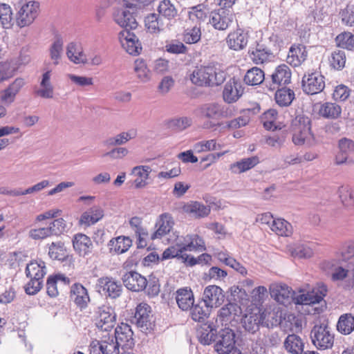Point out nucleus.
<instances>
[{"label": "nucleus", "mask_w": 354, "mask_h": 354, "mask_svg": "<svg viewBox=\"0 0 354 354\" xmlns=\"http://www.w3.org/2000/svg\"><path fill=\"white\" fill-rule=\"evenodd\" d=\"M64 40L59 34H55L54 40L49 48L50 57L55 65L59 64L63 53Z\"/></svg>", "instance_id": "nucleus-35"}, {"label": "nucleus", "mask_w": 354, "mask_h": 354, "mask_svg": "<svg viewBox=\"0 0 354 354\" xmlns=\"http://www.w3.org/2000/svg\"><path fill=\"white\" fill-rule=\"evenodd\" d=\"M167 52L171 54H185L187 53V47L181 41L178 40H172L165 46Z\"/></svg>", "instance_id": "nucleus-58"}, {"label": "nucleus", "mask_w": 354, "mask_h": 354, "mask_svg": "<svg viewBox=\"0 0 354 354\" xmlns=\"http://www.w3.org/2000/svg\"><path fill=\"white\" fill-rule=\"evenodd\" d=\"M342 108L336 103L326 102L320 105L318 114L328 120H335L340 117Z\"/></svg>", "instance_id": "nucleus-30"}, {"label": "nucleus", "mask_w": 354, "mask_h": 354, "mask_svg": "<svg viewBox=\"0 0 354 354\" xmlns=\"http://www.w3.org/2000/svg\"><path fill=\"white\" fill-rule=\"evenodd\" d=\"M72 242L75 251L80 257H86L92 253L93 244L87 235L82 233L76 234L73 236Z\"/></svg>", "instance_id": "nucleus-18"}, {"label": "nucleus", "mask_w": 354, "mask_h": 354, "mask_svg": "<svg viewBox=\"0 0 354 354\" xmlns=\"http://www.w3.org/2000/svg\"><path fill=\"white\" fill-rule=\"evenodd\" d=\"M243 92V88L241 83L234 77L231 78L225 85L223 91V100L227 103L236 102L242 95Z\"/></svg>", "instance_id": "nucleus-21"}, {"label": "nucleus", "mask_w": 354, "mask_h": 354, "mask_svg": "<svg viewBox=\"0 0 354 354\" xmlns=\"http://www.w3.org/2000/svg\"><path fill=\"white\" fill-rule=\"evenodd\" d=\"M192 120L187 117L175 118L167 120L165 123L166 128L172 131H181L189 127Z\"/></svg>", "instance_id": "nucleus-45"}, {"label": "nucleus", "mask_w": 354, "mask_h": 354, "mask_svg": "<svg viewBox=\"0 0 354 354\" xmlns=\"http://www.w3.org/2000/svg\"><path fill=\"white\" fill-rule=\"evenodd\" d=\"M337 46L348 50H354V34L351 32H343L337 35L335 39Z\"/></svg>", "instance_id": "nucleus-46"}, {"label": "nucleus", "mask_w": 354, "mask_h": 354, "mask_svg": "<svg viewBox=\"0 0 354 354\" xmlns=\"http://www.w3.org/2000/svg\"><path fill=\"white\" fill-rule=\"evenodd\" d=\"M64 251V243L63 242H53L49 245L48 254L53 259L64 260L65 258Z\"/></svg>", "instance_id": "nucleus-54"}, {"label": "nucleus", "mask_w": 354, "mask_h": 354, "mask_svg": "<svg viewBox=\"0 0 354 354\" xmlns=\"http://www.w3.org/2000/svg\"><path fill=\"white\" fill-rule=\"evenodd\" d=\"M123 1L124 8L118 10L114 14L115 21L124 28L118 37L122 47L129 54L137 55L142 50V45L138 37L132 31L138 26L134 16L137 11L136 6L127 0Z\"/></svg>", "instance_id": "nucleus-1"}, {"label": "nucleus", "mask_w": 354, "mask_h": 354, "mask_svg": "<svg viewBox=\"0 0 354 354\" xmlns=\"http://www.w3.org/2000/svg\"><path fill=\"white\" fill-rule=\"evenodd\" d=\"M270 78L271 82H269V85L266 84L269 90L274 91L280 86H286L290 83L291 71L286 64H281L275 68Z\"/></svg>", "instance_id": "nucleus-14"}, {"label": "nucleus", "mask_w": 354, "mask_h": 354, "mask_svg": "<svg viewBox=\"0 0 354 354\" xmlns=\"http://www.w3.org/2000/svg\"><path fill=\"white\" fill-rule=\"evenodd\" d=\"M189 310L191 317L194 321L205 323L210 315L212 308L207 307L201 299L196 304H194Z\"/></svg>", "instance_id": "nucleus-27"}, {"label": "nucleus", "mask_w": 354, "mask_h": 354, "mask_svg": "<svg viewBox=\"0 0 354 354\" xmlns=\"http://www.w3.org/2000/svg\"><path fill=\"white\" fill-rule=\"evenodd\" d=\"M270 228L279 236H288L292 233V225L287 221L282 218L273 220Z\"/></svg>", "instance_id": "nucleus-48"}, {"label": "nucleus", "mask_w": 354, "mask_h": 354, "mask_svg": "<svg viewBox=\"0 0 354 354\" xmlns=\"http://www.w3.org/2000/svg\"><path fill=\"white\" fill-rule=\"evenodd\" d=\"M122 279L124 286L133 292L144 290L147 285V279L135 271L126 272Z\"/></svg>", "instance_id": "nucleus-16"}, {"label": "nucleus", "mask_w": 354, "mask_h": 354, "mask_svg": "<svg viewBox=\"0 0 354 354\" xmlns=\"http://www.w3.org/2000/svg\"><path fill=\"white\" fill-rule=\"evenodd\" d=\"M24 80L22 78H17L9 86L6 88L1 96L3 102H12L16 95L24 85Z\"/></svg>", "instance_id": "nucleus-37"}, {"label": "nucleus", "mask_w": 354, "mask_h": 354, "mask_svg": "<svg viewBox=\"0 0 354 354\" xmlns=\"http://www.w3.org/2000/svg\"><path fill=\"white\" fill-rule=\"evenodd\" d=\"M225 79V73L212 65L196 66L190 75L192 82L199 86H218Z\"/></svg>", "instance_id": "nucleus-2"}, {"label": "nucleus", "mask_w": 354, "mask_h": 354, "mask_svg": "<svg viewBox=\"0 0 354 354\" xmlns=\"http://www.w3.org/2000/svg\"><path fill=\"white\" fill-rule=\"evenodd\" d=\"M176 303L182 310L187 311L194 303V293L190 288H179L176 292Z\"/></svg>", "instance_id": "nucleus-25"}, {"label": "nucleus", "mask_w": 354, "mask_h": 354, "mask_svg": "<svg viewBox=\"0 0 354 354\" xmlns=\"http://www.w3.org/2000/svg\"><path fill=\"white\" fill-rule=\"evenodd\" d=\"M134 70L138 74V78L142 81L147 82L149 80V71L142 59H138L135 62Z\"/></svg>", "instance_id": "nucleus-62"}, {"label": "nucleus", "mask_w": 354, "mask_h": 354, "mask_svg": "<svg viewBox=\"0 0 354 354\" xmlns=\"http://www.w3.org/2000/svg\"><path fill=\"white\" fill-rule=\"evenodd\" d=\"M100 351L102 354H120V347L115 342L113 337H109L107 339L98 342Z\"/></svg>", "instance_id": "nucleus-50"}, {"label": "nucleus", "mask_w": 354, "mask_h": 354, "mask_svg": "<svg viewBox=\"0 0 354 354\" xmlns=\"http://www.w3.org/2000/svg\"><path fill=\"white\" fill-rule=\"evenodd\" d=\"M145 26L150 33H159L164 30L165 23L160 15L150 13L144 19Z\"/></svg>", "instance_id": "nucleus-29"}, {"label": "nucleus", "mask_w": 354, "mask_h": 354, "mask_svg": "<svg viewBox=\"0 0 354 354\" xmlns=\"http://www.w3.org/2000/svg\"><path fill=\"white\" fill-rule=\"evenodd\" d=\"M263 322L262 316L258 313L245 314L241 319V326L245 333H241V342L243 346L253 347L254 341L260 339L259 328Z\"/></svg>", "instance_id": "nucleus-3"}, {"label": "nucleus", "mask_w": 354, "mask_h": 354, "mask_svg": "<svg viewBox=\"0 0 354 354\" xmlns=\"http://www.w3.org/2000/svg\"><path fill=\"white\" fill-rule=\"evenodd\" d=\"M96 326L104 331L111 330L116 322V314L114 310L107 306H102L96 312Z\"/></svg>", "instance_id": "nucleus-12"}, {"label": "nucleus", "mask_w": 354, "mask_h": 354, "mask_svg": "<svg viewBox=\"0 0 354 354\" xmlns=\"http://www.w3.org/2000/svg\"><path fill=\"white\" fill-rule=\"evenodd\" d=\"M70 299L81 310L85 309L90 301L86 288L80 283H75L71 286Z\"/></svg>", "instance_id": "nucleus-19"}, {"label": "nucleus", "mask_w": 354, "mask_h": 354, "mask_svg": "<svg viewBox=\"0 0 354 354\" xmlns=\"http://www.w3.org/2000/svg\"><path fill=\"white\" fill-rule=\"evenodd\" d=\"M205 250L204 240L197 234L193 235L190 239V242L183 246V250L185 251H203Z\"/></svg>", "instance_id": "nucleus-55"}, {"label": "nucleus", "mask_w": 354, "mask_h": 354, "mask_svg": "<svg viewBox=\"0 0 354 354\" xmlns=\"http://www.w3.org/2000/svg\"><path fill=\"white\" fill-rule=\"evenodd\" d=\"M183 209L185 212L192 214L196 218L207 216L211 211L210 207L198 201H191L184 205Z\"/></svg>", "instance_id": "nucleus-28"}, {"label": "nucleus", "mask_w": 354, "mask_h": 354, "mask_svg": "<svg viewBox=\"0 0 354 354\" xmlns=\"http://www.w3.org/2000/svg\"><path fill=\"white\" fill-rule=\"evenodd\" d=\"M132 245V240L129 236H119L109 241L110 251H114L116 254L126 252Z\"/></svg>", "instance_id": "nucleus-32"}, {"label": "nucleus", "mask_w": 354, "mask_h": 354, "mask_svg": "<svg viewBox=\"0 0 354 354\" xmlns=\"http://www.w3.org/2000/svg\"><path fill=\"white\" fill-rule=\"evenodd\" d=\"M68 58L75 64H86L87 59L80 44L71 41L66 47Z\"/></svg>", "instance_id": "nucleus-31"}, {"label": "nucleus", "mask_w": 354, "mask_h": 354, "mask_svg": "<svg viewBox=\"0 0 354 354\" xmlns=\"http://www.w3.org/2000/svg\"><path fill=\"white\" fill-rule=\"evenodd\" d=\"M147 287L144 290L146 293L150 297H155L158 295L160 292L159 279L153 274L149 276V279H147Z\"/></svg>", "instance_id": "nucleus-59"}, {"label": "nucleus", "mask_w": 354, "mask_h": 354, "mask_svg": "<svg viewBox=\"0 0 354 354\" xmlns=\"http://www.w3.org/2000/svg\"><path fill=\"white\" fill-rule=\"evenodd\" d=\"M137 136L136 129H130L128 131L122 132L115 136L116 145H122L126 144L129 140L133 139Z\"/></svg>", "instance_id": "nucleus-64"}, {"label": "nucleus", "mask_w": 354, "mask_h": 354, "mask_svg": "<svg viewBox=\"0 0 354 354\" xmlns=\"http://www.w3.org/2000/svg\"><path fill=\"white\" fill-rule=\"evenodd\" d=\"M133 335L131 326L127 324L121 323L115 328L114 339L122 350L131 349L134 346Z\"/></svg>", "instance_id": "nucleus-15"}, {"label": "nucleus", "mask_w": 354, "mask_h": 354, "mask_svg": "<svg viewBox=\"0 0 354 354\" xmlns=\"http://www.w3.org/2000/svg\"><path fill=\"white\" fill-rule=\"evenodd\" d=\"M324 76L317 71H308L302 78L303 91L308 95L320 93L325 87Z\"/></svg>", "instance_id": "nucleus-7"}, {"label": "nucleus", "mask_w": 354, "mask_h": 354, "mask_svg": "<svg viewBox=\"0 0 354 354\" xmlns=\"http://www.w3.org/2000/svg\"><path fill=\"white\" fill-rule=\"evenodd\" d=\"M248 35L241 29L230 32L226 37V42L230 49L239 51L243 50L248 44Z\"/></svg>", "instance_id": "nucleus-22"}, {"label": "nucleus", "mask_w": 354, "mask_h": 354, "mask_svg": "<svg viewBox=\"0 0 354 354\" xmlns=\"http://www.w3.org/2000/svg\"><path fill=\"white\" fill-rule=\"evenodd\" d=\"M271 296L274 297L278 302L284 304L285 300L288 301L289 298L292 297V292L288 290V286H281L276 290H272Z\"/></svg>", "instance_id": "nucleus-57"}, {"label": "nucleus", "mask_w": 354, "mask_h": 354, "mask_svg": "<svg viewBox=\"0 0 354 354\" xmlns=\"http://www.w3.org/2000/svg\"><path fill=\"white\" fill-rule=\"evenodd\" d=\"M337 329L342 334H351L354 330V316L351 313L342 315L338 319Z\"/></svg>", "instance_id": "nucleus-40"}, {"label": "nucleus", "mask_w": 354, "mask_h": 354, "mask_svg": "<svg viewBox=\"0 0 354 354\" xmlns=\"http://www.w3.org/2000/svg\"><path fill=\"white\" fill-rule=\"evenodd\" d=\"M342 24L349 27L354 26V4H348L339 13Z\"/></svg>", "instance_id": "nucleus-53"}, {"label": "nucleus", "mask_w": 354, "mask_h": 354, "mask_svg": "<svg viewBox=\"0 0 354 354\" xmlns=\"http://www.w3.org/2000/svg\"><path fill=\"white\" fill-rule=\"evenodd\" d=\"M304 344L299 336L295 334L288 335L284 342L286 350L292 354H301Z\"/></svg>", "instance_id": "nucleus-33"}, {"label": "nucleus", "mask_w": 354, "mask_h": 354, "mask_svg": "<svg viewBox=\"0 0 354 354\" xmlns=\"http://www.w3.org/2000/svg\"><path fill=\"white\" fill-rule=\"evenodd\" d=\"M15 22L11 7L6 3H0V25L5 29L11 28Z\"/></svg>", "instance_id": "nucleus-41"}, {"label": "nucleus", "mask_w": 354, "mask_h": 354, "mask_svg": "<svg viewBox=\"0 0 354 354\" xmlns=\"http://www.w3.org/2000/svg\"><path fill=\"white\" fill-rule=\"evenodd\" d=\"M266 81L267 84L268 78L265 77L264 72L258 67H253L249 69L244 76V82L250 86H256Z\"/></svg>", "instance_id": "nucleus-34"}, {"label": "nucleus", "mask_w": 354, "mask_h": 354, "mask_svg": "<svg viewBox=\"0 0 354 354\" xmlns=\"http://www.w3.org/2000/svg\"><path fill=\"white\" fill-rule=\"evenodd\" d=\"M259 162V160L257 156H252L243 158L241 160L231 165L230 169L233 173L241 174L252 169Z\"/></svg>", "instance_id": "nucleus-39"}, {"label": "nucleus", "mask_w": 354, "mask_h": 354, "mask_svg": "<svg viewBox=\"0 0 354 354\" xmlns=\"http://www.w3.org/2000/svg\"><path fill=\"white\" fill-rule=\"evenodd\" d=\"M201 299L207 307L217 308L225 301V295L221 287L216 285H209L205 288Z\"/></svg>", "instance_id": "nucleus-13"}, {"label": "nucleus", "mask_w": 354, "mask_h": 354, "mask_svg": "<svg viewBox=\"0 0 354 354\" xmlns=\"http://www.w3.org/2000/svg\"><path fill=\"white\" fill-rule=\"evenodd\" d=\"M249 53L253 62L257 64H263L268 59L271 55L270 50L266 48L263 44H257L254 49H250Z\"/></svg>", "instance_id": "nucleus-43"}, {"label": "nucleus", "mask_w": 354, "mask_h": 354, "mask_svg": "<svg viewBox=\"0 0 354 354\" xmlns=\"http://www.w3.org/2000/svg\"><path fill=\"white\" fill-rule=\"evenodd\" d=\"M239 311L241 308L236 304L229 302L218 310V317L222 322H227L232 315H236Z\"/></svg>", "instance_id": "nucleus-51"}, {"label": "nucleus", "mask_w": 354, "mask_h": 354, "mask_svg": "<svg viewBox=\"0 0 354 354\" xmlns=\"http://www.w3.org/2000/svg\"><path fill=\"white\" fill-rule=\"evenodd\" d=\"M218 328L213 322H205L196 328V337L203 345H209L215 342Z\"/></svg>", "instance_id": "nucleus-17"}, {"label": "nucleus", "mask_w": 354, "mask_h": 354, "mask_svg": "<svg viewBox=\"0 0 354 354\" xmlns=\"http://www.w3.org/2000/svg\"><path fill=\"white\" fill-rule=\"evenodd\" d=\"M292 254L293 256L299 258L307 259L313 256V252L307 244L299 243L293 248Z\"/></svg>", "instance_id": "nucleus-60"}, {"label": "nucleus", "mask_w": 354, "mask_h": 354, "mask_svg": "<svg viewBox=\"0 0 354 354\" xmlns=\"http://www.w3.org/2000/svg\"><path fill=\"white\" fill-rule=\"evenodd\" d=\"M189 20L194 21L201 26V21H204L207 16V9L202 4L193 6L189 11Z\"/></svg>", "instance_id": "nucleus-52"}, {"label": "nucleus", "mask_w": 354, "mask_h": 354, "mask_svg": "<svg viewBox=\"0 0 354 354\" xmlns=\"http://www.w3.org/2000/svg\"><path fill=\"white\" fill-rule=\"evenodd\" d=\"M45 263L40 261L39 263L32 261L27 264L26 268V274L28 278H38L42 279L46 273Z\"/></svg>", "instance_id": "nucleus-36"}, {"label": "nucleus", "mask_w": 354, "mask_h": 354, "mask_svg": "<svg viewBox=\"0 0 354 354\" xmlns=\"http://www.w3.org/2000/svg\"><path fill=\"white\" fill-rule=\"evenodd\" d=\"M339 257L341 261L345 262L354 259V241H348L342 245L339 250Z\"/></svg>", "instance_id": "nucleus-56"}, {"label": "nucleus", "mask_w": 354, "mask_h": 354, "mask_svg": "<svg viewBox=\"0 0 354 354\" xmlns=\"http://www.w3.org/2000/svg\"><path fill=\"white\" fill-rule=\"evenodd\" d=\"M201 27L199 24H195L192 27H188L183 32V41L186 44H196L201 38Z\"/></svg>", "instance_id": "nucleus-47"}, {"label": "nucleus", "mask_w": 354, "mask_h": 354, "mask_svg": "<svg viewBox=\"0 0 354 354\" xmlns=\"http://www.w3.org/2000/svg\"><path fill=\"white\" fill-rule=\"evenodd\" d=\"M50 71H47L42 75L40 83L41 89L37 91V93L43 98H52L53 97V86L50 83Z\"/></svg>", "instance_id": "nucleus-44"}, {"label": "nucleus", "mask_w": 354, "mask_h": 354, "mask_svg": "<svg viewBox=\"0 0 354 354\" xmlns=\"http://www.w3.org/2000/svg\"><path fill=\"white\" fill-rule=\"evenodd\" d=\"M97 285L106 296L112 299L119 297L122 291L121 283L115 281L111 277H105L98 279Z\"/></svg>", "instance_id": "nucleus-20"}, {"label": "nucleus", "mask_w": 354, "mask_h": 354, "mask_svg": "<svg viewBox=\"0 0 354 354\" xmlns=\"http://www.w3.org/2000/svg\"><path fill=\"white\" fill-rule=\"evenodd\" d=\"M42 286V279L30 278V281L25 286V292L27 295H35L41 289Z\"/></svg>", "instance_id": "nucleus-63"}, {"label": "nucleus", "mask_w": 354, "mask_h": 354, "mask_svg": "<svg viewBox=\"0 0 354 354\" xmlns=\"http://www.w3.org/2000/svg\"><path fill=\"white\" fill-rule=\"evenodd\" d=\"M277 89L274 97L277 104L282 107L289 106L295 99L294 91L290 88H287L286 86Z\"/></svg>", "instance_id": "nucleus-42"}, {"label": "nucleus", "mask_w": 354, "mask_h": 354, "mask_svg": "<svg viewBox=\"0 0 354 354\" xmlns=\"http://www.w3.org/2000/svg\"><path fill=\"white\" fill-rule=\"evenodd\" d=\"M312 342L319 350L332 348L334 343V335L327 324L315 325L310 332Z\"/></svg>", "instance_id": "nucleus-5"}, {"label": "nucleus", "mask_w": 354, "mask_h": 354, "mask_svg": "<svg viewBox=\"0 0 354 354\" xmlns=\"http://www.w3.org/2000/svg\"><path fill=\"white\" fill-rule=\"evenodd\" d=\"M209 17V23L215 29L225 30L233 21L234 12L232 9L218 8L212 10Z\"/></svg>", "instance_id": "nucleus-10"}, {"label": "nucleus", "mask_w": 354, "mask_h": 354, "mask_svg": "<svg viewBox=\"0 0 354 354\" xmlns=\"http://www.w3.org/2000/svg\"><path fill=\"white\" fill-rule=\"evenodd\" d=\"M103 216L104 210L99 206H93L82 214L80 223L90 226L98 222Z\"/></svg>", "instance_id": "nucleus-26"}, {"label": "nucleus", "mask_w": 354, "mask_h": 354, "mask_svg": "<svg viewBox=\"0 0 354 354\" xmlns=\"http://www.w3.org/2000/svg\"><path fill=\"white\" fill-rule=\"evenodd\" d=\"M198 112L201 117L212 120L228 118L232 114V111L228 106L215 102L201 105L198 108Z\"/></svg>", "instance_id": "nucleus-11"}, {"label": "nucleus", "mask_w": 354, "mask_h": 354, "mask_svg": "<svg viewBox=\"0 0 354 354\" xmlns=\"http://www.w3.org/2000/svg\"><path fill=\"white\" fill-rule=\"evenodd\" d=\"M131 322L136 324L142 331L153 329L154 321L153 320L150 306L145 303L138 304Z\"/></svg>", "instance_id": "nucleus-8"}, {"label": "nucleus", "mask_w": 354, "mask_h": 354, "mask_svg": "<svg viewBox=\"0 0 354 354\" xmlns=\"http://www.w3.org/2000/svg\"><path fill=\"white\" fill-rule=\"evenodd\" d=\"M158 14L169 21L178 15V10L169 0H162L157 8Z\"/></svg>", "instance_id": "nucleus-38"}, {"label": "nucleus", "mask_w": 354, "mask_h": 354, "mask_svg": "<svg viewBox=\"0 0 354 354\" xmlns=\"http://www.w3.org/2000/svg\"><path fill=\"white\" fill-rule=\"evenodd\" d=\"M308 51L304 45H293L290 47L287 57V62L296 67L300 66L307 58Z\"/></svg>", "instance_id": "nucleus-24"}, {"label": "nucleus", "mask_w": 354, "mask_h": 354, "mask_svg": "<svg viewBox=\"0 0 354 354\" xmlns=\"http://www.w3.org/2000/svg\"><path fill=\"white\" fill-rule=\"evenodd\" d=\"M290 130L292 133V142L302 145L309 137H313L311 131V120L304 114L296 115L291 121Z\"/></svg>", "instance_id": "nucleus-4"}, {"label": "nucleus", "mask_w": 354, "mask_h": 354, "mask_svg": "<svg viewBox=\"0 0 354 354\" xmlns=\"http://www.w3.org/2000/svg\"><path fill=\"white\" fill-rule=\"evenodd\" d=\"M346 57L343 50H334L329 57L330 66L337 71L342 70L346 64Z\"/></svg>", "instance_id": "nucleus-49"}, {"label": "nucleus", "mask_w": 354, "mask_h": 354, "mask_svg": "<svg viewBox=\"0 0 354 354\" xmlns=\"http://www.w3.org/2000/svg\"><path fill=\"white\" fill-rule=\"evenodd\" d=\"M29 235L35 240L44 239L54 236L50 225L47 227L32 229L29 232Z\"/></svg>", "instance_id": "nucleus-61"}, {"label": "nucleus", "mask_w": 354, "mask_h": 354, "mask_svg": "<svg viewBox=\"0 0 354 354\" xmlns=\"http://www.w3.org/2000/svg\"><path fill=\"white\" fill-rule=\"evenodd\" d=\"M39 3L37 1H29L23 5L18 11L15 22L21 28L31 24L39 13Z\"/></svg>", "instance_id": "nucleus-9"}, {"label": "nucleus", "mask_w": 354, "mask_h": 354, "mask_svg": "<svg viewBox=\"0 0 354 354\" xmlns=\"http://www.w3.org/2000/svg\"><path fill=\"white\" fill-rule=\"evenodd\" d=\"M214 343V350L218 354H230L235 348V333L230 328H221Z\"/></svg>", "instance_id": "nucleus-6"}, {"label": "nucleus", "mask_w": 354, "mask_h": 354, "mask_svg": "<svg viewBox=\"0 0 354 354\" xmlns=\"http://www.w3.org/2000/svg\"><path fill=\"white\" fill-rule=\"evenodd\" d=\"M174 225L172 216L169 213L162 214L156 223L157 228L151 235V239L161 238L169 233Z\"/></svg>", "instance_id": "nucleus-23"}]
</instances>
